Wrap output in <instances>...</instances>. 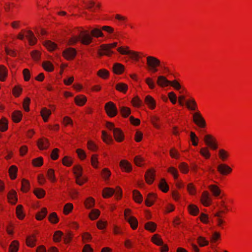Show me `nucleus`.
<instances>
[{
    "label": "nucleus",
    "instance_id": "1",
    "mask_svg": "<svg viewBox=\"0 0 252 252\" xmlns=\"http://www.w3.org/2000/svg\"><path fill=\"white\" fill-rule=\"evenodd\" d=\"M146 60L149 70L153 72H156L158 71L157 68L158 67H161L165 70H168L167 67L161 65L160 60L154 56L147 57Z\"/></svg>",
    "mask_w": 252,
    "mask_h": 252
},
{
    "label": "nucleus",
    "instance_id": "2",
    "mask_svg": "<svg viewBox=\"0 0 252 252\" xmlns=\"http://www.w3.org/2000/svg\"><path fill=\"white\" fill-rule=\"evenodd\" d=\"M92 40V37L87 32H82L79 36H75L72 37L69 40L70 44H74L78 41L85 45L89 44Z\"/></svg>",
    "mask_w": 252,
    "mask_h": 252
},
{
    "label": "nucleus",
    "instance_id": "3",
    "mask_svg": "<svg viewBox=\"0 0 252 252\" xmlns=\"http://www.w3.org/2000/svg\"><path fill=\"white\" fill-rule=\"evenodd\" d=\"M117 46V42H114L111 44H104L100 46V49L98 51V54L99 56L106 55L110 56L114 54V52L111 49Z\"/></svg>",
    "mask_w": 252,
    "mask_h": 252
},
{
    "label": "nucleus",
    "instance_id": "4",
    "mask_svg": "<svg viewBox=\"0 0 252 252\" xmlns=\"http://www.w3.org/2000/svg\"><path fill=\"white\" fill-rule=\"evenodd\" d=\"M118 52H119L122 55H129L130 57L135 60H138L140 57L138 53L136 52L130 51L128 50V47H126L125 48L123 47H119L117 49Z\"/></svg>",
    "mask_w": 252,
    "mask_h": 252
},
{
    "label": "nucleus",
    "instance_id": "5",
    "mask_svg": "<svg viewBox=\"0 0 252 252\" xmlns=\"http://www.w3.org/2000/svg\"><path fill=\"white\" fill-rule=\"evenodd\" d=\"M105 110L107 114L111 117L116 116L118 113L116 105L111 101L105 104Z\"/></svg>",
    "mask_w": 252,
    "mask_h": 252
},
{
    "label": "nucleus",
    "instance_id": "6",
    "mask_svg": "<svg viewBox=\"0 0 252 252\" xmlns=\"http://www.w3.org/2000/svg\"><path fill=\"white\" fill-rule=\"evenodd\" d=\"M193 122L200 127H204L206 126L205 120L199 112L193 114Z\"/></svg>",
    "mask_w": 252,
    "mask_h": 252
},
{
    "label": "nucleus",
    "instance_id": "7",
    "mask_svg": "<svg viewBox=\"0 0 252 252\" xmlns=\"http://www.w3.org/2000/svg\"><path fill=\"white\" fill-rule=\"evenodd\" d=\"M204 142L213 150L217 149V145L216 139L211 135H206L204 138Z\"/></svg>",
    "mask_w": 252,
    "mask_h": 252
},
{
    "label": "nucleus",
    "instance_id": "8",
    "mask_svg": "<svg viewBox=\"0 0 252 252\" xmlns=\"http://www.w3.org/2000/svg\"><path fill=\"white\" fill-rule=\"evenodd\" d=\"M218 171L223 175L231 172L232 168L225 164H220L217 167Z\"/></svg>",
    "mask_w": 252,
    "mask_h": 252
},
{
    "label": "nucleus",
    "instance_id": "9",
    "mask_svg": "<svg viewBox=\"0 0 252 252\" xmlns=\"http://www.w3.org/2000/svg\"><path fill=\"white\" fill-rule=\"evenodd\" d=\"M63 54L64 58L67 60H72L76 55V51L74 49L68 48L63 52Z\"/></svg>",
    "mask_w": 252,
    "mask_h": 252
},
{
    "label": "nucleus",
    "instance_id": "10",
    "mask_svg": "<svg viewBox=\"0 0 252 252\" xmlns=\"http://www.w3.org/2000/svg\"><path fill=\"white\" fill-rule=\"evenodd\" d=\"M201 201L204 206H209L211 199L210 197L209 194L207 191L203 192L201 195Z\"/></svg>",
    "mask_w": 252,
    "mask_h": 252
},
{
    "label": "nucleus",
    "instance_id": "11",
    "mask_svg": "<svg viewBox=\"0 0 252 252\" xmlns=\"http://www.w3.org/2000/svg\"><path fill=\"white\" fill-rule=\"evenodd\" d=\"M37 146L40 150L47 149L49 146V142L46 138H41L37 141Z\"/></svg>",
    "mask_w": 252,
    "mask_h": 252
},
{
    "label": "nucleus",
    "instance_id": "12",
    "mask_svg": "<svg viewBox=\"0 0 252 252\" xmlns=\"http://www.w3.org/2000/svg\"><path fill=\"white\" fill-rule=\"evenodd\" d=\"M145 179L147 183L151 184L154 180L155 172L152 169L148 170L145 175Z\"/></svg>",
    "mask_w": 252,
    "mask_h": 252
},
{
    "label": "nucleus",
    "instance_id": "13",
    "mask_svg": "<svg viewBox=\"0 0 252 252\" xmlns=\"http://www.w3.org/2000/svg\"><path fill=\"white\" fill-rule=\"evenodd\" d=\"M83 2L86 4V8L92 12L95 11V6L96 7H99L100 6V3L95 5V2L92 0H89L88 1H84Z\"/></svg>",
    "mask_w": 252,
    "mask_h": 252
},
{
    "label": "nucleus",
    "instance_id": "14",
    "mask_svg": "<svg viewBox=\"0 0 252 252\" xmlns=\"http://www.w3.org/2000/svg\"><path fill=\"white\" fill-rule=\"evenodd\" d=\"M114 136L115 139L118 142H121L124 138V136L123 132L118 128L114 129Z\"/></svg>",
    "mask_w": 252,
    "mask_h": 252
},
{
    "label": "nucleus",
    "instance_id": "15",
    "mask_svg": "<svg viewBox=\"0 0 252 252\" xmlns=\"http://www.w3.org/2000/svg\"><path fill=\"white\" fill-rule=\"evenodd\" d=\"M185 104L187 108L192 111H194L196 109L197 104L194 98H191L189 100L186 101Z\"/></svg>",
    "mask_w": 252,
    "mask_h": 252
},
{
    "label": "nucleus",
    "instance_id": "16",
    "mask_svg": "<svg viewBox=\"0 0 252 252\" xmlns=\"http://www.w3.org/2000/svg\"><path fill=\"white\" fill-rule=\"evenodd\" d=\"M170 82L171 81L167 80L165 77L159 76L158 78L157 84L161 87H164L170 85Z\"/></svg>",
    "mask_w": 252,
    "mask_h": 252
},
{
    "label": "nucleus",
    "instance_id": "17",
    "mask_svg": "<svg viewBox=\"0 0 252 252\" xmlns=\"http://www.w3.org/2000/svg\"><path fill=\"white\" fill-rule=\"evenodd\" d=\"M156 198V195L152 193H150L148 194L147 196V198L145 200V204L147 206H152L153 203H154V201Z\"/></svg>",
    "mask_w": 252,
    "mask_h": 252
},
{
    "label": "nucleus",
    "instance_id": "18",
    "mask_svg": "<svg viewBox=\"0 0 252 252\" xmlns=\"http://www.w3.org/2000/svg\"><path fill=\"white\" fill-rule=\"evenodd\" d=\"M125 219L128 222L133 229H135L137 228L138 222L135 217L129 216Z\"/></svg>",
    "mask_w": 252,
    "mask_h": 252
},
{
    "label": "nucleus",
    "instance_id": "19",
    "mask_svg": "<svg viewBox=\"0 0 252 252\" xmlns=\"http://www.w3.org/2000/svg\"><path fill=\"white\" fill-rule=\"evenodd\" d=\"M113 70L116 74H121L124 70V66L120 63H114Z\"/></svg>",
    "mask_w": 252,
    "mask_h": 252
},
{
    "label": "nucleus",
    "instance_id": "20",
    "mask_svg": "<svg viewBox=\"0 0 252 252\" xmlns=\"http://www.w3.org/2000/svg\"><path fill=\"white\" fill-rule=\"evenodd\" d=\"M145 101L151 109H154L155 107V100L151 96H146L145 99Z\"/></svg>",
    "mask_w": 252,
    "mask_h": 252
},
{
    "label": "nucleus",
    "instance_id": "21",
    "mask_svg": "<svg viewBox=\"0 0 252 252\" xmlns=\"http://www.w3.org/2000/svg\"><path fill=\"white\" fill-rule=\"evenodd\" d=\"M116 89L118 91L125 94L127 90L128 86L126 84L121 82L116 84Z\"/></svg>",
    "mask_w": 252,
    "mask_h": 252
},
{
    "label": "nucleus",
    "instance_id": "22",
    "mask_svg": "<svg viewBox=\"0 0 252 252\" xmlns=\"http://www.w3.org/2000/svg\"><path fill=\"white\" fill-rule=\"evenodd\" d=\"M26 37L28 38L30 44L34 45L35 44L37 39L34 36L33 33L32 31H29L27 32Z\"/></svg>",
    "mask_w": 252,
    "mask_h": 252
},
{
    "label": "nucleus",
    "instance_id": "23",
    "mask_svg": "<svg viewBox=\"0 0 252 252\" xmlns=\"http://www.w3.org/2000/svg\"><path fill=\"white\" fill-rule=\"evenodd\" d=\"M51 114V112L50 110L47 109L46 108H43L41 110V115L44 121L46 122L48 121L49 117Z\"/></svg>",
    "mask_w": 252,
    "mask_h": 252
},
{
    "label": "nucleus",
    "instance_id": "24",
    "mask_svg": "<svg viewBox=\"0 0 252 252\" xmlns=\"http://www.w3.org/2000/svg\"><path fill=\"white\" fill-rule=\"evenodd\" d=\"M115 193V190L109 188H106L103 190V196L104 198L109 197Z\"/></svg>",
    "mask_w": 252,
    "mask_h": 252
},
{
    "label": "nucleus",
    "instance_id": "25",
    "mask_svg": "<svg viewBox=\"0 0 252 252\" xmlns=\"http://www.w3.org/2000/svg\"><path fill=\"white\" fill-rule=\"evenodd\" d=\"M16 192L14 190L10 191L7 195V198L9 202L12 204H15L17 198L16 196Z\"/></svg>",
    "mask_w": 252,
    "mask_h": 252
},
{
    "label": "nucleus",
    "instance_id": "26",
    "mask_svg": "<svg viewBox=\"0 0 252 252\" xmlns=\"http://www.w3.org/2000/svg\"><path fill=\"white\" fill-rule=\"evenodd\" d=\"M133 197L135 202L140 203L142 201V196L137 190L133 191Z\"/></svg>",
    "mask_w": 252,
    "mask_h": 252
},
{
    "label": "nucleus",
    "instance_id": "27",
    "mask_svg": "<svg viewBox=\"0 0 252 252\" xmlns=\"http://www.w3.org/2000/svg\"><path fill=\"white\" fill-rule=\"evenodd\" d=\"M17 172V168L15 165H12L9 169V173L10 178L12 180L15 179L16 178V174Z\"/></svg>",
    "mask_w": 252,
    "mask_h": 252
},
{
    "label": "nucleus",
    "instance_id": "28",
    "mask_svg": "<svg viewBox=\"0 0 252 252\" xmlns=\"http://www.w3.org/2000/svg\"><path fill=\"white\" fill-rule=\"evenodd\" d=\"M120 166L126 172H129L131 169L130 164L126 160H122L120 162Z\"/></svg>",
    "mask_w": 252,
    "mask_h": 252
},
{
    "label": "nucleus",
    "instance_id": "29",
    "mask_svg": "<svg viewBox=\"0 0 252 252\" xmlns=\"http://www.w3.org/2000/svg\"><path fill=\"white\" fill-rule=\"evenodd\" d=\"M22 113L19 111H14L12 115L13 121L15 123H18L20 121L22 118Z\"/></svg>",
    "mask_w": 252,
    "mask_h": 252
},
{
    "label": "nucleus",
    "instance_id": "30",
    "mask_svg": "<svg viewBox=\"0 0 252 252\" xmlns=\"http://www.w3.org/2000/svg\"><path fill=\"white\" fill-rule=\"evenodd\" d=\"M209 189H210L213 194L215 196H218L220 193V190L216 185H210L209 186Z\"/></svg>",
    "mask_w": 252,
    "mask_h": 252
},
{
    "label": "nucleus",
    "instance_id": "31",
    "mask_svg": "<svg viewBox=\"0 0 252 252\" xmlns=\"http://www.w3.org/2000/svg\"><path fill=\"white\" fill-rule=\"evenodd\" d=\"M75 103L79 106H82L85 104L87 100L86 97L83 95L76 96L75 99Z\"/></svg>",
    "mask_w": 252,
    "mask_h": 252
},
{
    "label": "nucleus",
    "instance_id": "32",
    "mask_svg": "<svg viewBox=\"0 0 252 252\" xmlns=\"http://www.w3.org/2000/svg\"><path fill=\"white\" fill-rule=\"evenodd\" d=\"M36 239L34 235H31L27 237L26 243L29 247H32L35 246Z\"/></svg>",
    "mask_w": 252,
    "mask_h": 252
},
{
    "label": "nucleus",
    "instance_id": "33",
    "mask_svg": "<svg viewBox=\"0 0 252 252\" xmlns=\"http://www.w3.org/2000/svg\"><path fill=\"white\" fill-rule=\"evenodd\" d=\"M6 68L3 65H0V80L3 81L7 76Z\"/></svg>",
    "mask_w": 252,
    "mask_h": 252
},
{
    "label": "nucleus",
    "instance_id": "34",
    "mask_svg": "<svg viewBox=\"0 0 252 252\" xmlns=\"http://www.w3.org/2000/svg\"><path fill=\"white\" fill-rule=\"evenodd\" d=\"M159 187L162 191L166 192L169 189V187L165 179H162L160 182Z\"/></svg>",
    "mask_w": 252,
    "mask_h": 252
},
{
    "label": "nucleus",
    "instance_id": "35",
    "mask_svg": "<svg viewBox=\"0 0 252 252\" xmlns=\"http://www.w3.org/2000/svg\"><path fill=\"white\" fill-rule=\"evenodd\" d=\"M102 135L103 141L107 144L111 143L113 141L111 136L108 135L106 131H102Z\"/></svg>",
    "mask_w": 252,
    "mask_h": 252
},
{
    "label": "nucleus",
    "instance_id": "36",
    "mask_svg": "<svg viewBox=\"0 0 252 252\" xmlns=\"http://www.w3.org/2000/svg\"><path fill=\"white\" fill-rule=\"evenodd\" d=\"M82 168L79 165H76L73 167L74 174L75 175V178H80L82 176Z\"/></svg>",
    "mask_w": 252,
    "mask_h": 252
},
{
    "label": "nucleus",
    "instance_id": "37",
    "mask_svg": "<svg viewBox=\"0 0 252 252\" xmlns=\"http://www.w3.org/2000/svg\"><path fill=\"white\" fill-rule=\"evenodd\" d=\"M156 224L154 222L149 221L145 224V228L146 229L151 232H154L156 230Z\"/></svg>",
    "mask_w": 252,
    "mask_h": 252
},
{
    "label": "nucleus",
    "instance_id": "38",
    "mask_svg": "<svg viewBox=\"0 0 252 252\" xmlns=\"http://www.w3.org/2000/svg\"><path fill=\"white\" fill-rule=\"evenodd\" d=\"M91 34L93 36L96 37H103L104 36L101 30L98 28L94 29L91 31Z\"/></svg>",
    "mask_w": 252,
    "mask_h": 252
},
{
    "label": "nucleus",
    "instance_id": "39",
    "mask_svg": "<svg viewBox=\"0 0 252 252\" xmlns=\"http://www.w3.org/2000/svg\"><path fill=\"white\" fill-rule=\"evenodd\" d=\"M189 213L192 215H196L199 212L198 207L193 204L189 205L188 207Z\"/></svg>",
    "mask_w": 252,
    "mask_h": 252
},
{
    "label": "nucleus",
    "instance_id": "40",
    "mask_svg": "<svg viewBox=\"0 0 252 252\" xmlns=\"http://www.w3.org/2000/svg\"><path fill=\"white\" fill-rule=\"evenodd\" d=\"M152 240L154 244L158 246L161 245L163 244V241L158 234H155L153 236Z\"/></svg>",
    "mask_w": 252,
    "mask_h": 252
},
{
    "label": "nucleus",
    "instance_id": "41",
    "mask_svg": "<svg viewBox=\"0 0 252 252\" xmlns=\"http://www.w3.org/2000/svg\"><path fill=\"white\" fill-rule=\"evenodd\" d=\"M47 213V210L46 208H43L41 211L39 212L36 216V219L37 220H42L43 218L45 217Z\"/></svg>",
    "mask_w": 252,
    "mask_h": 252
},
{
    "label": "nucleus",
    "instance_id": "42",
    "mask_svg": "<svg viewBox=\"0 0 252 252\" xmlns=\"http://www.w3.org/2000/svg\"><path fill=\"white\" fill-rule=\"evenodd\" d=\"M22 190L24 192L28 191L30 189V183L29 181L23 179L22 181Z\"/></svg>",
    "mask_w": 252,
    "mask_h": 252
},
{
    "label": "nucleus",
    "instance_id": "43",
    "mask_svg": "<svg viewBox=\"0 0 252 252\" xmlns=\"http://www.w3.org/2000/svg\"><path fill=\"white\" fill-rule=\"evenodd\" d=\"M18 250V242L13 241L10 244L9 248V252H17Z\"/></svg>",
    "mask_w": 252,
    "mask_h": 252
},
{
    "label": "nucleus",
    "instance_id": "44",
    "mask_svg": "<svg viewBox=\"0 0 252 252\" xmlns=\"http://www.w3.org/2000/svg\"><path fill=\"white\" fill-rule=\"evenodd\" d=\"M44 45L48 50L50 51H53L55 50L57 47V45L55 43L52 42L51 41H45Z\"/></svg>",
    "mask_w": 252,
    "mask_h": 252
},
{
    "label": "nucleus",
    "instance_id": "45",
    "mask_svg": "<svg viewBox=\"0 0 252 252\" xmlns=\"http://www.w3.org/2000/svg\"><path fill=\"white\" fill-rule=\"evenodd\" d=\"M34 193L38 198H41L44 196L45 191L42 189H35Z\"/></svg>",
    "mask_w": 252,
    "mask_h": 252
},
{
    "label": "nucleus",
    "instance_id": "46",
    "mask_svg": "<svg viewBox=\"0 0 252 252\" xmlns=\"http://www.w3.org/2000/svg\"><path fill=\"white\" fill-rule=\"evenodd\" d=\"M100 215V212L98 210L93 209L92 210L90 214V218L91 220H94L96 219Z\"/></svg>",
    "mask_w": 252,
    "mask_h": 252
},
{
    "label": "nucleus",
    "instance_id": "47",
    "mask_svg": "<svg viewBox=\"0 0 252 252\" xmlns=\"http://www.w3.org/2000/svg\"><path fill=\"white\" fill-rule=\"evenodd\" d=\"M120 109L122 114L125 117H127L130 113V110L128 107L122 106Z\"/></svg>",
    "mask_w": 252,
    "mask_h": 252
},
{
    "label": "nucleus",
    "instance_id": "48",
    "mask_svg": "<svg viewBox=\"0 0 252 252\" xmlns=\"http://www.w3.org/2000/svg\"><path fill=\"white\" fill-rule=\"evenodd\" d=\"M22 206L21 205H19L16 207V214L17 217L19 219H23L24 217V215L22 211Z\"/></svg>",
    "mask_w": 252,
    "mask_h": 252
},
{
    "label": "nucleus",
    "instance_id": "49",
    "mask_svg": "<svg viewBox=\"0 0 252 252\" xmlns=\"http://www.w3.org/2000/svg\"><path fill=\"white\" fill-rule=\"evenodd\" d=\"M43 67L48 71H52L54 69L53 65L49 62H45L43 63Z\"/></svg>",
    "mask_w": 252,
    "mask_h": 252
},
{
    "label": "nucleus",
    "instance_id": "50",
    "mask_svg": "<svg viewBox=\"0 0 252 252\" xmlns=\"http://www.w3.org/2000/svg\"><path fill=\"white\" fill-rule=\"evenodd\" d=\"M229 154L227 152L223 149H220L219 151V157L223 160L224 161L228 157Z\"/></svg>",
    "mask_w": 252,
    "mask_h": 252
},
{
    "label": "nucleus",
    "instance_id": "51",
    "mask_svg": "<svg viewBox=\"0 0 252 252\" xmlns=\"http://www.w3.org/2000/svg\"><path fill=\"white\" fill-rule=\"evenodd\" d=\"M47 175L49 179L52 182H55L56 181V178L55 176L54 170L52 169H49L47 172Z\"/></svg>",
    "mask_w": 252,
    "mask_h": 252
},
{
    "label": "nucleus",
    "instance_id": "52",
    "mask_svg": "<svg viewBox=\"0 0 252 252\" xmlns=\"http://www.w3.org/2000/svg\"><path fill=\"white\" fill-rule=\"evenodd\" d=\"M7 128V122L4 118L0 121V129L1 131H5Z\"/></svg>",
    "mask_w": 252,
    "mask_h": 252
},
{
    "label": "nucleus",
    "instance_id": "53",
    "mask_svg": "<svg viewBox=\"0 0 252 252\" xmlns=\"http://www.w3.org/2000/svg\"><path fill=\"white\" fill-rule=\"evenodd\" d=\"M49 220L53 223H56L59 221L57 215L56 213L53 212L51 213L49 217Z\"/></svg>",
    "mask_w": 252,
    "mask_h": 252
},
{
    "label": "nucleus",
    "instance_id": "54",
    "mask_svg": "<svg viewBox=\"0 0 252 252\" xmlns=\"http://www.w3.org/2000/svg\"><path fill=\"white\" fill-rule=\"evenodd\" d=\"M43 162V158L41 157H39L33 159L32 163L35 166H40L42 165Z\"/></svg>",
    "mask_w": 252,
    "mask_h": 252
},
{
    "label": "nucleus",
    "instance_id": "55",
    "mask_svg": "<svg viewBox=\"0 0 252 252\" xmlns=\"http://www.w3.org/2000/svg\"><path fill=\"white\" fill-rule=\"evenodd\" d=\"M97 74L103 78H106L109 75V72L106 69H102L98 71Z\"/></svg>",
    "mask_w": 252,
    "mask_h": 252
},
{
    "label": "nucleus",
    "instance_id": "56",
    "mask_svg": "<svg viewBox=\"0 0 252 252\" xmlns=\"http://www.w3.org/2000/svg\"><path fill=\"white\" fill-rule=\"evenodd\" d=\"M31 100L29 97L25 98L23 102V108L26 111H29L30 110L29 104L30 103Z\"/></svg>",
    "mask_w": 252,
    "mask_h": 252
},
{
    "label": "nucleus",
    "instance_id": "57",
    "mask_svg": "<svg viewBox=\"0 0 252 252\" xmlns=\"http://www.w3.org/2000/svg\"><path fill=\"white\" fill-rule=\"evenodd\" d=\"M179 167L180 170L184 173H187L189 171L188 166L187 164L185 162L181 163L179 165Z\"/></svg>",
    "mask_w": 252,
    "mask_h": 252
},
{
    "label": "nucleus",
    "instance_id": "58",
    "mask_svg": "<svg viewBox=\"0 0 252 252\" xmlns=\"http://www.w3.org/2000/svg\"><path fill=\"white\" fill-rule=\"evenodd\" d=\"M85 204L87 208H92L94 204V200L92 198H89L86 201Z\"/></svg>",
    "mask_w": 252,
    "mask_h": 252
},
{
    "label": "nucleus",
    "instance_id": "59",
    "mask_svg": "<svg viewBox=\"0 0 252 252\" xmlns=\"http://www.w3.org/2000/svg\"><path fill=\"white\" fill-rule=\"evenodd\" d=\"M197 241L200 247L206 246L208 244V241L206 240L204 237L201 236L198 238Z\"/></svg>",
    "mask_w": 252,
    "mask_h": 252
},
{
    "label": "nucleus",
    "instance_id": "60",
    "mask_svg": "<svg viewBox=\"0 0 252 252\" xmlns=\"http://www.w3.org/2000/svg\"><path fill=\"white\" fill-rule=\"evenodd\" d=\"M190 139L192 143V145L194 146H197V140H198V138L196 136L195 133L193 132H192V131L190 132Z\"/></svg>",
    "mask_w": 252,
    "mask_h": 252
},
{
    "label": "nucleus",
    "instance_id": "61",
    "mask_svg": "<svg viewBox=\"0 0 252 252\" xmlns=\"http://www.w3.org/2000/svg\"><path fill=\"white\" fill-rule=\"evenodd\" d=\"M73 209V205L71 203H67L65 205L63 212L65 214H68Z\"/></svg>",
    "mask_w": 252,
    "mask_h": 252
},
{
    "label": "nucleus",
    "instance_id": "62",
    "mask_svg": "<svg viewBox=\"0 0 252 252\" xmlns=\"http://www.w3.org/2000/svg\"><path fill=\"white\" fill-rule=\"evenodd\" d=\"M187 190L189 194L193 195L195 193V188L192 183H189L187 186Z\"/></svg>",
    "mask_w": 252,
    "mask_h": 252
},
{
    "label": "nucleus",
    "instance_id": "63",
    "mask_svg": "<svg viewBox=\"0 0 252 252\" xmlns=\"http://www.w3.org/2000/svg\"><path fill=\"white\" fill-rule=\"evenodd\" d=\"M168 172H169V173L172 174L175 179H176L178 178V170L174 167H170V168H169L168 169Z\"/></svg>",
    "mask_w": 252,
    "mask_h": 252
},
{
    "label": "nucleus",
    "instance_id": "64",
    "mask_svg": "<svg viewBox=\"0 0 252 252\" xmlns=\"http://www.w3.org/2000/svg\"><path fill=\"white\" fill-rule=\"evenodd\" d=\"M200 153L202 156L208 158L210 157V154L208 150L206 148H202L200 150Z\"/></svg>",
    "mask_w": 252,
    "mask_h": 252
}]
</instances>
